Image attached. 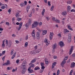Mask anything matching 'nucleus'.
<instances>
[{"label":"nucleus","instance_id":"72a5a7b5","mask_svg":"<svg viewBox=\"0 0 75 75\" xmlns=\"http://www.w3.org/2000/svg\"><path fill=\"white\" fill-rule=\"evenodd\" d=\"M24 3L25 4V6H26L27 4V2L26 1H24Z\"/></svg>","mask_w":75,"mask_h":75},{"label":"nucleus","instance_id":"423d86ee","mask_svg":"<svg viewBox=\"0 0 75 75\" xmlns=\"http://www.w3.org/2000/svg\"><path fill=\"white\" fill-rule=\"evenodd\" d=\"M31 67L30 66L28 69V71H29V74H31V73H32V72H33V69L31 70Z\"/></svg>","mask_w":75,"mask_h":75},{"label":"nucleus","instance_id":"6ab92c4d","mask_svg":"<svg viewBox=\"0 0 75 75\" xmlns=\"http://www.w3.org/2000/svg\"><path fill=\"white\" fill-rule=\"evenodd\" d=\"M53 35H54V33H53V32H50V37H53Z\"/></svg>","mask_w":75,"mask_h":75},{"label":"nucleus","instance_id":"603ef678","mask_svg":"<svg viewBox=\"0 0 75 75\" xmlns=\"http://www.w3.org/2000/svg\"><path fill=\"white\" fill-rule=\"evenodd\" d=\"M72 72H73V70H71L70 73L69 75H71V74H72Z\"/></svg>","mask_w":75,"mask_h":75},{"label":"nucleus","instance_id":"a18cd8bd","mask_svg":"<svg viewBox=\"0 0 75 75\" xmlns=\"http://www.w3.org/2000/svg\"><path fill=\"white\" fill-rule=\"evenodd\" d=\"M52 20L53 21H55L56 20V19L55 18V17H54L52 18Z\"/></svg>","mask_w":75,"mask_h":75},{"label":"nucleus","instance_id":"680f3d73","mask_svg":"<svg viewBox=\"0 0 75 75\" xmlns=\"http://www.w3.org/2000/svg\"><path fill=\"white\" fill-rule=\"evenodd\" d=\"M31 16H32V12H31L30 13V14L29 16V17H31Z\"/></svg>","mask_w":75,"mask_h":75},{"label":"nucleus","instance_id":"c9c22d12","mask_svg":"<svg viewBox=\"0 0 75 75\" xmlns=\"http://www.w3.org/2000/svg\"><path fill=\"white\" fill-rule=\"evenodd\" d=\"M28 25H29L28 24V23H26L25 24V26L26 27H28Z\"/></svg>","mask_w":75,"mask_h":75},{"label":"nucleus","instance_id":"c756f323","mask_svg":"<svg viewBox=\"0 0 75 75\" xmlns=\"http://www.w3.org/2000/svg\"><path fill=\"white\" fill-rule=\"evenodd\" d=\"M45 64H46V65L48 64V61H47L46 59H45Z\"/></svg>","mask_w":75,"mask_h":75},{"label":"nucleus","instance_id":"4468645a","mask_svg":"<svg viewBox=\"0 0 75 75\" xmlns=\"http://www.w3.org/2000/svg\"><path fill=\"white\" fill-rule=\"evenodd\" d=\"M71 6H67V11L68 12H69V10H71Z\"/></svg>","mask_w":75,"mask_h":75},{"label":"nucleus","instance_id":"f257e3e1","mask_svg":"<svg viewBox=\"0 0 75 75\" xmlns=\"http://www.w3.org/2000/svg\"><path fill=\"white\" fill-rule=\"evenodd\" d=\"M38 22L37 21L35 22L34 23H33L32 25V28H35V27H37L38 25Z\"/></svg>","mask_w":75,"mask_h":75},{"label":"nucleus","instance_id":"c03bdc74","mask_svg":"<svg viewBox=\"0 0 75 75\" xmlns=\"http://www.w3.org/2000/svg\"><path fill=\"white\" fill-rule=\"evenodd\" d=\"M36 38L38 40H39L40 39V36H37Z\"/></svg>","mask_w":75,"mask_h":75},{"label":"nucleus","instance_id":"37998d69","mask_svg":"<svg viewBox=\"0 0 75 75\" xmlns=\"http://www.w3.org/2000/svg\"><path fill=\"white\" fill-rule=\"evenodd\" d=\"M50 3H51V2L50 1L48 2V4L49 6H51V4H50Z\"/></svg>","mask_w":75,"mask_h":75},{"label":"nucleus","instance_id":"c85d7f7f","mask_svg":"<svg viewBox=\"0 0 75 75\" xmlns=\"http://www.w3.org/2000/svg\"><path fill=\"white\" fill-rule=\"evenodd\" d=\"M71 41V38H68V42H70Z\"/></svg>","mask_w":75,"mask_h":75},{"label":"nucleus","instance_id":"ddd939ff","mask_svg":"<svg viewBox=\"0 0 75 75\" xmlns=\"http://www.w3.org/2000/svg\"><path fill=\"white\" fill-rule=\"evenodd\" d=\"M23 24V23L21 22L19 25V28L18 29V30H20L21 29V27L22 26V25Z\"/></svg>","mask_w":75,"mask_h":75},{"label":"nucleus","instance_id":"2eb2a0df","mask_svg":"<svg viewBox=\"0 0 75 75\" xmlns=\"http://www.w3.org/2000/svg\"><path fill=\"white\" fill-rule=\"evenodd\" d=\"M57 48V44L55 43L53 45V46L52 47L53 49H56Z\"/></svg>","mask_w":75,"mask_h":75},{"label":"nucleus","instance_id":"393cba45","mask_svg":"<svg viewBox=\"0 0 75 75\" xmlns=\"http://www.w3.org/2000/svg\"><path fill=\"white\" fill-rule=\"evenodd\" d=\"M6 44H7L6 45H8V41L7 40H6Z\"/></svg>","mask_w":75,"mask_h":75},{"label":"nucleus","instance_id":"7ed1b4c3","mask_svg":"<svg viewBox=\"0 0 75 75\" xmlns=\"http://www.w3.org/2000/svg\"><path fill=\"white\" fill-rule=\"evenodd\" d=\"M59 45L61 47H63L64 46V42L62 41L59 42Z\"/></svg>","mask_w":75,"mask_h":75},{"label":"nucleus","instance_id":"ea45409f","mask_svg":"<svg viewBox=\"0 0 75 75\" xmlns=\"http://www.w3.org/2000/svg\"><path fill=\"white\" fill-rule=\"evenodd\" d=\"M6 8V6H2L1 7V8L2 9H4Z\"/></svg>","mask_w":75,"mask_h":75},{"label":"nucleus","instance_id":"4be33fe9","mask_svg":"<svg viewBox=\"0 0 75 75\" xmlns=\"http://www.w3.org/2000/svg\"><path fill=\"white\" fill-rule=\"evenodd\" d=\"M68 28H69V29L70 30H71V31H72L73 30V29L72 28H71V26L69 25H68Z\"/></svg>","mask_w":75,"mask_h":75},{"label":"nucleus","instance_id":"7c9ffc66","mask_svg":"<svg viewBox=\"0 0 75 75\" xmlns=\"http://www.w3.org/2000/svg\"><path fill=\"white\" fill-rule=\"evenodd\" d=\"M41 51V49H40L38 50L36 52L37 53H39V52H40V51Z\"/></svg>","mask_w":75,"mask_h":75},{"label":"nucleus","instance_id":"20e7f679","mask_svg":"<svg viewBox=\"0 0 75 75\" xmlns=\"http://www.w3.org/2000/svg\"><path fill=\"white\" fill-rule=\"evenodd\" d=\"M26 71H27V69L25 67L23 68V69L22 71V74H24L25 72H26Z\"/></svg>","mask_w":75,"mask_h":75},{"label":"nucleus","instance_id":"0eeeda50","mask_svg":"<svg viewBox=\"0 0 75 75\" xmlns=\"http://www.w3.org/2000/svg\"><path fill=\"white\" fill-rule=\"evenodd\" d=\"M73 48H74L73 46H72L71 47V49L70 50L69 54L71 55V54H72V50H73Z\"/></svg>","mask_w":75,"mask_h":75},{"label":"nucleus","instance_id":"e2e57ef3","mask_svg":"<svg viewBox=\"0 0 75 75\" xmlns=\"http://www.w3.org/2000/svg\"><path fill=\"white\" fill-rule=\"evenodd\" d=\"M41 69H45V66H42Z\"/></svg>","mask_w":75,"mask_h":75},{"label":"nucleus","instance_id":"864d4df0","mask_svg":"<svg viewBox=\"0 0 75 75\" xmlns=\"http://www.w3.org/2000/svg\"><path fill=\"white\" fill-rule=\"evenodd\" d=\"M14 57H15V55H13L11 57V59H13L14 58Z\"/></svg>","mask_w":75,"mask_h":75},{"label":"nucleus","instance_id":"f704fd0d","mask_svg":"<svg viewBox=\"0 0 75 75\" xmlns=\"http://www.w3.org/2000/svg\"><path fill=\"white\" fill-rule=\"evenodd\" d=\"M13 51H14V50H11V55H13V54L14 53L13 52Z\"/></svg>","mask_w":75,"mask_h":75},{"label":"nucleus","instance_id":"09e8293b","mask_svg":"<svg viewBox=\"0 0 75 75\" xmlns=\"http://www.w3.org/2000/svg\"><path fill=\"white\" fill-rule=\"evenodd\" d=\"M59 74V70H58L57 72V75H58Z\"/></svg>","mask_w":75,"mask_h":75},{"label":"nucleus","instance_id":"39448f33","mask_svg":"<svg viewBox=\"0 0 75 75\" xmlns=\"http://www.w3.org/2000/svg\"><path fill=\"white\" fill-rule=\"evenodd\" d=\"M44 42H45L46 43H47L46 44V45L47 46V45H49V44H50V42H48V40L47 39H46L45 40H44Z\"/></svg>","mask_w":75,"mask_h":75},{"label":"nucleus","instance_id":"4d7b16f0","mask_svg":"<svg viewBox=\"0 0 75 75\" xmlns=\"http://www.w3.org/2000/svg\"><path fill=\"white\" fill-rule=\"evenodd\" d=\"M56 62H54L53 64H52V65H54V66H55V65H56Z\"/></svg>","mask_w":75,"mask_h":75},{"label":"nucleus","instance_id":"e433bc0d","mask_svg":"<svg viewBox=\"0 0 75 75\" xmlns=\"http://www.w3.org/2000/svg\"><path fill=\"white\" fill-rule=\"evenodd\" d=\"M40 64L41 67L43 66L44 65V63L43 62L41 63Z\"/></svg>","mask_w":75,"mask_h":75},{"label":"nucleus","instance_id":"de8ad7c7","mask_svg":"<svg viewBox=\"0 0 75 75\" xmlns=\"http://www.w3.org/2000/svg\"><path fill=\"white\" fill-rule=\"evenodd\" d=\"M9 45H10V46H11V45H12V43H11V40H9Z\"/></svg>","mask_w":75,"mask_h":75},{"label":"nucleus","instance_id":"b1692460","mask_svg":"<svg viewBox=\"0 0 75 75\" xmlns=\"http://www.w3.org/2000/svg\"><path fill=\"white\" fill-rule=\"evenodd\" d=\"M40 33L39 32H38L36 35L37 37H40Z\"/></svg>","mask_w":75,"mask_h":75},{"label":"nucleus","instance_id":"473e14b6","mask_svg":"<svg viewBox=\"0 0 75 75\" xmlns=\"http://www.w3.org/2000/svg\"><path fill=\"white\" fill-rule=\"evenodd\" d=\"M27 45H28V42H26L25 43V47H27Z\"/></svg>","mask_w":75,"mask_h":75},{"label":"nucleus","instance_id":"5fc2aeb1","mask_svg":"<svg viewBox=\"0 0 75 75\" xmlns=\"http://www.w3.org/2000/svg\"><path fill=\"white\" fill-rule=\"evenodd\" d=\"M5 47V44H4V43H3L2 45V47H4V48Z\"/></svg>","mask_w":75,"mask_h":75},{"label":"nucleus","instance_id":"a211bd4d","mask_svg":"<svg viewBox=\"0 0 75 75\" xmlns=\"http://www.w3.org/2000/svg\"><path fill=\"white\" fill-rule=\"evenodd\" d=\"M32 37H33L34 40L35 39V33H32Z\"/></svg>","mask_w":75,"mask_h":75},{"label":"nucleus","instance_id":"8fccbe9b","mask_svg":"<svg viewBox=\"0 0 75 75\" xmlns=\"http://www.w3.org/2000/svg\"><path fill=\"white\" fill-rule=\"evenodd\" d=\"M72 57H73V58H75V53H73V54H72Z\"/></svg>","mask_w":75,"mask_h":75},{"label":"nucleus","instance_id":"2f4dec72","mask_svg":"<svg viewBox=\"0 0 75 75\" xmlns=\"http://www.w3.org/2000/svg\"><path fill=\"white\" fill-rule=\"evenodd\" d=\"M36 29L39 31L40 33H41V30L40 29V28H36Z\"/></svg>","mask_w":75,"mask_h":75},{"label":"nucleus","instance_id":"bf43d9fd","mask_svg":"<svg viewBox=\"0 0 75 75\" xmlns=\"http://www.w3.org/2000/svg\"><path fill=\"white\" fill-rule=\"evenodd\" d=\"M6 25H8V26L10 25V23H9L8 22H6Z\"/></svg>","mask_w":75,"mask_h":75},{"label":"nucleus","instance_id":"0e129e2a","mask_svg":"<svg viewBox=\"0 0 75 75\" xmlns=\"http://www.w3.org/2000/svg\"><path fill=\"white\" fill-rule=\"evenodd\" d=\"M68 36H69V38H71V34H69Z\"/></svg>","mask_w":75,"mask_h":75},{"label":"nucleus","instance_id":"dca6fc26","mask_svg":"<svg viewBox=\"0 0 75 75\" xmlns=\"http://www.w3.org/2000/svg\"><path fill=\"white\" fill-rule=\"evenodd\" d=\"M47 30H45L43 31L42 32L43 35H45V34H47Z\"/></svg>","mask_w":75,"mask_h":75},{"label":"nucleus","instance_id":"bb28decb","mask_svg":"<svg viewBox=\"0 0 75 75\" xmlns=\"http://www.w3.org/2000/svg\"><path fill=\"white\" fill-rule=\"evenodd\" d=\"M55 22H56L57 23H60V21L59 20H58L57 19H56Z\"/></svg>","mask_w":75,"mask_h":75},{"label":"nucleus","instance_id":"9b49d317","mask_svg":"<svg viewBox=\"0 0 75 75\" xmlns=\"http://www.w3.org/2000/svg\"><path fill=\"white\" fill-rule=\"evenodd\" d=\"M30 6L29 5H28L26 8V10L27 12V13H28V11L29 10V9H30Z\"/></svg>","mask_w":75,"mask_h":75},{"label":"nucleus","instance_id":"f03ea898","mask_svg":"<svg viewBox=\"0 0 75 75\" xmlns=\"http://www.w3.org/2000/svg\"><path fill=\"white\" fill-rule=\"evenodd\" d=\"M9 64H10V60H7V62L4 63L2 65L3 66H4V65L7 66V65H8Z\"/></svg>","mask_w":75,"mask_h":75},{"label":"nucleus","instance_id":"052dcab7","mask_svg":"<svg viewBox=\"0 0 75 75\" xmlns=\"http://www.w3.org/2000/svg\"><path fill=\"white\" fill-rule=\"evenodd\" d=\"M5 59V56L4 57L2 58V60L3 61H4V59Z\"/></svg>","mask_w":75,"mask_h":75},{"label":"nucleus","instance_id":"f3484780","mask_svg":"<svg viewBox=\"0 0 75 75\" xmlns=\"http://www.w3.org/2000/svg\"><path fill=\"white\" fill-rule=\"evenodd\" d=\"M40 69V67H39L38 66L35 67L34 70H35V71H37V70H38Z\"/></svg>","mask_w":75,"mask_h":75},{"label":"nucleus","instance_id":"79ce46f5","mask_svg":"<svg viewBox=\"0 0 75 75\" xmlns=\"http://www.w3.org/2000/svg\"><path fill=\"white\" fill-rule=\"evenodd\" d=\"M43 71H44L43 69L40 70L39 71V72H40V73H42V72H43Z\"/></svg>","mask_w":75,"mask_h":75},{"label":"nucleus","instance_id":"49530a36","mask_svg":"<svg viewBox=\"0 0 75 75\" xmlns=\"http://www.w3.org/2000/svg\"><path fill=\"white\" fill-rule=\"evenodd\" d=\"M42 24V22H40L39 24V26H41Z\"/></svg>","mask_w":75,"mask_h":75},{"label":"nucleus","instance_id":"774afa93","mask_svg":"<svg viewBox=\"0 0 75 75\" xmlns=\"http://www.w3.org/2000/svg\"><path fill=\"white\" fill-rule=\"evenodd\" d=\"M31 67H32L33 68L34 67V64H31Z\"/></svg>","mask_w":75,"mask_h":75},{"label":"nucleus","instance_id":"9d476101","mask_svg":"<svg viewBox=\"0 0 75 75\" xmlns=\"http://www.w3.org/2000/svg\"><path fill=\"white\" fill-rule=\"evenodd\" d=\"M75 66V63L74 62H72L71 65V68H74Z\"/></svg>","mask_w":75,"mask_h":75},{"label":"nucleus","instance_id":"58836bf2","mask_svg":"<svg viewBox=\"0 0 75 75\" xmlns=\"http://www.w3.org/2000/svg\"><path fill=\"white\" fill-rule=\"evenodd\" d=\"M8 12L9 13H11V8H9V9L8 10Z\"/></svg>","mask_w":75,"mask_h":75},{"label":"nucleus","instance_id":"a19ab883","mask_svg":"<svg viewBox=\"0 0 75 75\" xmlns=\"http://www.w3.org/2000/svg\"><path fill=\"white\" fill-rule=\"evenodd\" d=\"M23 64L26 65V64H27V62H26V61L25 60L24 61Z\"/></svg>","mask_w":75,"mask_h":75},{"label":"nucleus","instance_id":"f8f14e48","mask_svg":"<svg viewBox=\"0 0 75 75\" xmlns=\"http://www.w3.org/2000/svg\"><path fill=\"white\" fill-rule=\"evenodd\" d=\"M62 14L63 16H66L67 14V11H64L62 12Z\"/></svg>","mask_w":75,"mask_h":75},{"label":"nucleus","instance_id":"a878e982","mask_svg":"<svg viewBox=\"0 0 75 75\" xmlns=\"http://www.w3.org/2000/svg\"><path fill=\"white\" fill-rule=\"evenodd\" d=\"M20 14V13H19L17 12L16 13V17H19V16H18Z\"/></svg>","mask_w":75,"mask_h":75},{"label":"nucleus","instance_id":"6e6552de","mask_svg":"<svg viewBox=\"0 0 75 75\" xmlns=\"http://www.w3.org/2000/svg\"><path fill=\"white\" fill-rule=\"evenodd\" d=\"M66 63V61L65 60H63L61 62V65L62 67H63L64 66V64H65Z\"/></svg>","mask_w":75,"mask_h":75},{"label":"nucleus","instance_id":"4c0bfd02","mask_svg":"<svg viewBox=\"0 0 75 75\" xmlns=\"http://www.w3.org/2000/svg\"><path fill=\"white\" fill-rule=\"evenodd\" d=\"M72 3V1H69L68 2H67V4H71Z\"/></svg>","mask_w":75,"mask_h":75},{"label":"nucleus","instance_id":"69168bd1","mask_svg":"<svg viewBox=\"0 0 75 75\" xmlns=\"http://www.w3.org/2000/svg\"><path fill=\"white\" fill-rule=\"evenodd\" d=\"M28 35H27V36L25 37V40H28Z\"/></svg>","mask_w":75,"mask_h":75},{"label":"nucleus","instance_id":"aec40b11","mask_svg":"<svg viewBox=\"0 0 75 75\" xmlns=\"http://www.w3.org/2000/svg\"><path fill=\"white\" fill-rule=\"evenodd\" d=\"M45 13V9H43L42 12V15L44 16V13Z\"/></svg>","mask_w":75,"mask_h":75},{"label":"nucleus","instance_id":"13d9d810","mask_svg":"<svg viewBox=\"0 0 75 75\" xmlns=\"http://www.w3.org/2000/svg\"><path fill=\"white\" fill-rule=\"evenodd\" d=\"M11 69V67H8L7 68V70H10V69Z\"/></svg>","mask_w":75,"mask_h":75},{"label":"nucleus","instance_id":"3c124183","mask_svg":"<svg viewBox=\"0 0 75 75\" xmlns=\"http://www.w3.org/2000/svg\"><path fill=\"white\" fill-rule=\"evenodd\" d=\"M17 20L18 21H21V18H17Z\"/></svg>","mask_w":75,"mask_h":75},{"label":"nucleus","instance_id":"cd10ccee","mask_svg":"<svg viewBox=\"0 0 75 75\" xmlns=\"http://www.w3.org/2000/svg\"><path fill=\"white\" fill-rule=\"evenodd\" d=\"M54 5H52L51 8V11H53V10H54Z\"/></svg>","mask_w":75,"mask_h":75},{"label":"nucleus","instance_id":"5701e85b","mask_svg":"<svg viewBox=\"0 0 75 75\" xmlns=\"http://www.w3.org/2000/svg\"><path fill=\"white\" fill-rule=\"evenodd\" d=\"M20 5L21 6V7H23L24 6H24V4L23 3H21L20 4Z\"/></svg>","mask_w":75,"mask_h":75},{"label":"nucleus","instance_id":"412c9836","mask_svg":"<svg viewBox=\"0 0 75 75\" xmlns=\"http://www.w3.org/2000/svg\"><path fill=\"white\" fill-rule=\"evenodd\" d=\"M29 25H31V19H29L28 21V23Z\"/></svg>","mask_w":75,"mask_h":75},{"label":"nucleus","instance_id":"6e6d98bb","mask_svg":"<svg viewBox=\"0 0 75 75\" xmlns=\"http://www.w3.org/2000/svg\"><path fill=\"white\" fill-rule=\"evenodd\" d=\"M68 57L67 56V57H65V58L64 59V61H66V60H67V59H68Z\"/></svg>","mask_w":75,"mask_h":75},{"label":"nucleus","instance_id":"338daca9","mask_svg":"<svg viewBox=\"0 0 75 75\" xmlns=\"http://www.w3.org/2000/svg\"><path fill=\"white\" fill-rule=\"evenodd\" d=\"M19 61H20V60H19V59L17 60L16 61V63H17V64L18 63V62H19Z\"/></svg>","mask_w":75,"mask_h":75},{"label":"nucleus","instance_id":"1a4fd4ad","mask_svg":"<svg viewBox=\"0 0 75 75\" xmlns=\"http://www.w3.org/2000/svg\"><path fill=\"white\" fill-rule=\"evenodd\" d=\"M36 61H37V58H34L33 60L32 61H31L30 62V64H31L32 63L35 62H36Z\"/></svg>","mask_w":75,"mask_h":75}]
</instances>
